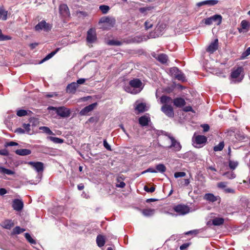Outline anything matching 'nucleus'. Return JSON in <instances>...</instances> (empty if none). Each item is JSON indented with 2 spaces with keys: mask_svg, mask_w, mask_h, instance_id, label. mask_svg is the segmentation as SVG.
Returning a JSON list of instances; mask_svg holds the SVG:
<instances>
[{
  "mask_svg": "<svg viewBox=\"0 0 250 250\" xmlns=\"http://www.w3.org/2000/svg\"><path fill=\"white\" fill-rule=\"evenodd\" d=\"M142 84V82L140 79L135 78L130 80L129 84L125 85L124 89L128 93L136 94L139 93L143 89Z\"/></svg>",
  "mask_w": 250,
  "mask_h": 250,
  "instance_id": "nucleus-1",
  "label": "nucleus"
},
{
  "mask_svg": "<svg viewBox=\"0 0 250 250\" xmlns=\"http://www.w3.org/2000/svg\"><path fill=\"white\" fill-rule=\"evenodd\" d=\"M47 109L48 110L55 111L57 114L62 118H68L70 116L71 114L70 109L64 106L59 107L49 106Z\"/></svg>",
  "mask_w": 250,
  "mask_h": 250,
  "instance_id": "nucleus-2",
  "label": "nucleus"
},
{
  "mask_svg": "<svg viewBox=\"0 0 250 250\" xmlns=\"http://www.w3.org/2000/svg\"><path fill=\"white\" fill-rule=\"evenodd\" d=\"M243 71L244 69L242 67H238L231 72L230 76L232 79H236L235 81L237 82H240L244 78Z\"/></svg>",
  "mask_w": 250,
  "mask_h": 250,
  "instance_id": "nucleus-3",
  "label": "nucleus"
},
{
  "mask_svg": "<svg viewBox=\"0 0 250 250\" xmlns=\"http://www.w3.org/2000/svg\"><path fill=\"white\" fill-rule=\"evenodd\" d=\"M173 210L179 215H184L190 211L189 207L184 204H179L173 207Z\"/></svg>",
  "mask_w": 250,
  "mask_h": 250,
  "instance_id": "nucleus-4",
  "label": "nucleus"
},
{
  "mask_svg": "<svg viewBox=\"0 0 250 250\" xmlns=\"http://www.w3.org/2000/svg\"><path fill=\"white\" fill-rule=\"evenodd\" d=\"M86 40L89 43H93L97 41V33L95 28H91L87 31Z\"/></svg>",
  "mask_w": 250,
  "mask_h": 250,
  "instance_id": "nucleus-5",
  "label": "nucleus"
},
{
  "mask_svg": "<svg viewBox=\"0 0 250 250\" xmlns=\"http://www.w3.org/2000/svg\"><path fill=\"white\" fill-rule=\"evenodd\" d=\"M207 141V138L203 135H194L193 137V144L196 147H201V145H205Z\"/></svg>",
  "mask_w": 250,
  "mask_h": 250,
  "instance_id": "nucleus-6",
  "label": "nucleus"
},
{
  "mask_svg": "<svg viewBox=\"0 0 250 250\" xmlns=\"http://www.w3.org/2000/svg\"><path fill=\"white\" fill-rule=\"evenodd\" d=\"M161 111L168 117L173 118L174 112L173 107L170 104H165L161 108Z\"/></svg>",
  "mask_w": 250,
  "mask_h": 250,
  "instance_id": "nucleus-7",
  "label": "nucleus"
},
{
  "mask_svg": "<svg viewBox=\"0 0 250 250\" xmlns=\"http://www.w3.org/2000/svg\"><path fill=\"white\" fill-rule=\"evenodd\" d=\"M115 23V19L109 17H103L100 19L99 21V24L106 23L109 28L114 27Z\"/></svg>",
  "mask_w": 250,
  "mask_h": 250,
  "instance_id": "nucleus-8",
  "label": "nucleus"
},
{
  "mask_svg": "<svg viewBox=\"0 0 250 250\" xmlns=\"http://www.w3.org/2000/svg\"><path fill=\"white\" fill-rule=\"evenodd\" d=\"M170 140L171 141V145L168 146L167 148L172 149L174 151H180L182 148V146L180 142L177 141L173 137H171Z\"/></svg>",
  "mask_w": 250,
  "mask_h": 250,
  "instance_id": "nucleus-9",
  "label": "nucleus"
},
{
  "mask_svg": "<svg viewBox=\"0 0 250 250\" xmlns=\"http://www.w3.org/2000/svg\"><path fill=\"white\" fill-rule=\"evenodd\" d=\"M59 13L62 18L69 17L70 13L67 5L65 4H61L59 6Z\"/></svg>",
  "mask_w": 250,
  "mask_h": 250,
  "instance_id": "nucleus-10",
  "label": "nucleus"
},
{
  "mask_svg": "<svg viewBox=\"0 0 250 250\" xmlns=\"http://www.w3.org/2000/svg\"><path fill=\"white\" fill-rule=\"evenodd\" d=\"M35 29L36 31H40L43 29L44 31H48L51 29L50 25L46 23L45 21H42L39 22L35 26Z\"/></svg>",
  "mask_w": 250,
  "mask_h": 250,
  "instance_id": "nucleus-11",
  "label": "nucleus"
},
{
  "mask_svg": "<svg viewBox=\"0 0 250 250\" xmlns=\"http://www.w3.org/2000/svg\"><path fill=\"white\" fill-rule=\"evenodd\" d=\"M27 164L32 166L38 172H42L43 170V164L42 162L30 161Z\"/></svg>",
  "mask_w": 250,
  "mask_h": 250,
  "instance_id": "nucleus-12",
  "label": "nucleus"
},
{
  "mask_svg": "<svg viewBox=\"0 0 250 250\" xmlns=\"http://www.w3.org/2000/svg\"><path fill=\"white\" fill-rule=\"evenodd\" d=\"M173 105L177 108H182L184 107L186 102L184 99L181 97H177L172 100Z\"/></svg>",
  "mask_w": 250,
  "mask_h": 250,
  "instance_id": "nucleus-13",
  "label": "nucleus"
},
{
  "mask_svg": "<svg viewBox=\"0 0 250 250\" xmlns=\"http://www.w3.org/2000/svg\"><path fill=\"white\" fill-rule=\"evenodd\" d=\"M97 105V103H93L88 106H85L80 112V114L82 116L86 115L89 112L91 111Z\"/></svg>",
  "mask_w": 250,
  "mask_h": 250,
  "instance_id": "nucleus-14",
  "label": "nucleus"
},
{
  "mask_svg": "<svg viewBox=\"0 0 250 250\" xmlns=\"http://www.w3.org/2000/svg\"><path fill=\"white\" fill-rule=\"evenodd\" d=\"M12 207L15 210L20 211L23 208V203L21 200L14 199L13 201Z\"/></svg>",
  "mask_w": 250,
  "mask_h": 250,
  "instance_id": "nucleus-15",
  "label": "nucleus"
},
{
  "mask_svg": "<svg viewBox=\"0 0 250 250\" xmlns=\"http://www.w3.org/2000/svg\"><path fill=\"white\" fill-rule=\"evenodd\" d=\"M218 2L217 0H207L197 3L196 6L198 7L205 5L213 6L217 4Z\"/></svg>",
  "mask_w": 250,
  "mask_h": 250,
  "instance_id": "nucleus-16",
  "label": "nucleus"
},
{
  "mask_svg": "<svg viewBox=\"0 0 250 250\" xmlns=\"http://www.w3.org/2000/svg\"><path fill=\"white\" fill-rule=\"evenodd\" d=\"M78 87L77 83L75 82L71 83L67 85L66 87V92L69 93L74 94Z\"/></svg>",
  "mask_w": 250,
  "mask_h": 250,
  "instance_id": "nucleus-17",
  "label": "nucleus"
},
{
  "mask_svg": "<svg viewBox=\"0 0 250 250\" xmlns=\"http://www.w3.org/2000/svg\"><path fill=\"white\" fill-rule=\"evenodd\" d=\"M218 48V39H216L211 42L207 48V51L212 53L215 51Z\"/></svg>",
  "mask_w": 250,
  "mask_h": 250,
  "instance_id": "nucleus-18",
  "label": "nucleus"
},
{
  "mask_svg": "<svg viewBox=\"0 0 250 250\" xmlns=\"http://www.w3.org/2000/svg\"><path fill=\"white\" fill-rule=\"evenodd\" d=\"M149 122H150V119L146 115L141 116L139 119V123L142 126L147 125Z\"/></svg>",
  "mask_w": 250,
  "mask_h": 250,
  "instance_id": "nucleus-19",
  "label": "nucleus"
},
{
  "mask_svg": "<svg viewBox=\"0 0 250 250\" xmlns=\"http://www.w3.org/2000/svg\"><path fill=\"white\" fill-rule=\"evenodd\" d=\"M159 30V28H156L153 32H150L147 35H144V41H146L149 39L151 38H156L160 35L158 31Z\"/></svg>",
  "mask_w": 250,
  "mask_h": 250,
  "instance_id": "nucleus-20",
  "label": "nucleus"
},
{
  "mask_svg": "<svg viewBox=\"0 0 250 250\" xmlns=\"http://www.w3.org/2000/svg\"><path fill=\"white\" fill-rule=\"evenodd\" d=\"M220 199L219 196H215L212 193H206L204 196V199L210 202H214Z\"/></svg>",
  "mask_w": 250,
  "mask_h": 250,
  "instance_id": "nucleus-21",
  "label": "nucleus"
},
{
  "mask_svg": "<svg viewBox=\"0 0 250 250\" xmlns=\"http://www.w3.org/2000/svg\"><path fill=\"white\" fill-rule=\"evenodd\" d=\"M154 57L163 64L166 63L168 60V56L165 54H160L157 57L154 56Z\"/></svg>",
  "mask_w": 250,
  "mask_h": 250,
  "instance_id": "nucleus-22",
  "label": "nucleus"
},
{
  "mask_svg": "<svg viewBox=\"0 0 250 250\" xmlns=\"http://www.w3.org/2000/svg\"><path fill=\"white\" fill-rule=\"evenodd\" d=\"M141 211L144 216L146 217H149L152 216L154 214L155 210L152 208H146L141 209Z\"/></svg>",
  "mask_w": 250,
  "mask_h": 250,
  "instance_id": "nucleus-23",
  "label": "nucleus"
},
{
  "mask_svg": "<svg viewBox=\"0 0 250 250\" xmlns=\"http://www.w3.org/2000/svg\"><path fill=\"white\" fill-rule=\"evenodd\" d=\"M224 223V219L222 217H214L212 220V224L215 226H220Z\"/></svg>",
  "mask_w": 250,
  "mask_h": 250,
  "instance_id": "nucleus-24",
  "label": "nucleus"
},
{
  "mask_svg": "<svg viewBox=\"0 0 250 250\" xmlns=\"http://www.w3.org/2000/svg\"><path fill=\"white\" fill-rule=\"evenodd\" d=\"M15 153L21 156L28 155L31 153V151L28 149H20L15 151Z\"/></svg>",
  "mask_w": 250,
  "mask_h": 250,
  "instance_id": "nucleus-25",
  "label": "nucleus"
},
{
  "mask_svg": "<svg viewBox=\"0 0 250 250\" xmlns=\"http://www.w3.org/2000/svg\"><path fill=\"white\" fill-rule=\"evenodd\" d=\"M59 49V48H57L55 51H52L50 53L48 54L47 55H46L45 56V58H44L42 60H41L40 62L39 63L40 64L42 63L43 62H44L48 60L49 59H51L53 56H54L57 53V52L58 51Z\"/></svg>",
  "mask_w": 250,
  "mask_h": 250,
  "instance_id": "nucleus-26",
  "label": "nucleus"
},
{
  "mask_svg": "<svg viewBox=\"0 0 250 250\" xmlns=\"http://www.w3.org/2000/svg\"><path fill=\"white\" fill-rule=\"evenodd\" d=\"M171 101H172V98L166 95H162L160 98V102L164 105L167 104Z\"/></svg>",
  "mask_w": 250,
  "mask_h": 250,
  "instance_id": "nucleus-27",
  "label": "nucleus"
},
{
  "mask_svg": "<svg viewBox=\"0 0 250 250\" xmlns=\"http://www.w3.org/2000/svg\"><path fill=\"white\" fill-rule=\"evenodd\" d=\"M96 242L99 247L104 246L105 244V240L104 236L98 235L96 238Z\"/></svg>",
  "mask_w": 250,
  "mask_h": 250,
  "instance_id": "nucleus-28",
  "label": "nucleus"
},
{
  "mask_svg": "<svg viewBox=\"0 0 250 250\" xmlns=\"http://www.w3.org/2000/svg\"><path fill=\"white\" fill-rule=\"evenodd\" d=\"M135 110L140 113L144 112L146 110V104L143 103L138 104L135 107Z\"/></svg>",
  "mask_w": 250,
  "mask_h": 250,
  "instance_id": "nucleus-29",
  "label": "nucleus"
},
{
  "mask_svg": "<svg viewBox=\"0 0 250 250\" xmlns=\"http://www.w3.org/2000/svg\"><path fill=\"white\" fill-rule=\"evenodd\" d=\"M155 170L157 171V172H159L163 173L166 171L167 168L164 164H159L156 166Z\"/></svg>",
  "mask_w": 250,
  "mask_h": 250,
  "instance_id": "nucleus-30",
  "label": "nucleus"
},
{
  "mask_svg": "<svg viewBox=\"0 0 250 250\" xmlns=\"http://www.w3.org/2000/svg\"><path fill=\"white\" fill-rule=\"evenodd\" d=\"M212 22L217 21V25L221 24L222 17L220 15L216 14L211 17Z\"/></svg>",
  "mask_w": 250,
  "mask_h": 250,
  "instance_id": "nucleus-31",
  "label": "nucleus"
},
{
  "mask_svg": "<svg viewBox=\"0 0 250 250\" xmlns=\"http://www.w3.org/2000/svg\"><path fill=\"white\" fill-rule=\"evenodd\" d=\"M14 225V223L11 220H7L3 222V227L6 229H10Z\"/></svg>",
  "mask_w": 250,
  "mask_h": 250,
  "instance_id": "nucleus-32",
  "label": "nucleus"
},
{
  "mask_svg": "<svg viewBox=\"0 0 250 250\" xmlns=\"http://www.w3.org/2000/svg\"><path fill=\"white\" fill-rule=\"evenodd\" d=\"M106 43L109 45L113 46H120L122 44V42H121L114 40L108 41Z\"/></svg>",
  "mask_w": 250,
  "mask_h": 250,
  "instance_id": "nucleus-33",
  "label": "nucleus"
},
{
  "mask_svg": "<svg viewBox=\"0 0 250 250\" xmlns=\"http://www.w3.org/2000/svg\"><path fill=\"white\" fill-rule=\"evenodd\" d=\"M48 139L52 141L56 144H62L63 142V140L58 137L49 136L47 137Z\"/></svg>",
  "mask_w": 250,
  "mask_h": 250,
  "instance_id": "nucleus-34",
  "label": "nucleus"
},
{
  "mask_svg": "<svg viewBox=\"0 0 250 250\" xmlns=\"http://www.w3.org/2000/svg\"><path fill=\"white\" fill-rule=\"evenodd\" d=\"M0 172L9 175L15 173L14 171L1 167H0Z\"/></svg>",
  "mask_w": 250,
  "mask_h": 250,
  "instance_id": "nucleus-35",
  "label": "nucleus"
},
{
  "mask_svg": "<svg viewBox=\"0 0 250 250\" xmlns=\"http://www.w3.org/2000/svg\"><path fill=\"white\" fill-rule=\"evenodd\" d=\"M241 26L243 29L246 30V31H248L250 26V23L246 20H243L241 22Z\"/></svg>",
  "mask_w": 250,
  "mask_h": 250,
  "instance_id": "nucleus-36",
  "label": "nucleus"
},
{
  "mask_svg": "<svg viewBox=\"0 0 250 250\" xmlns=\"http://www.w3.org/2000/svg\"><path fill=\"white\" fill-rule=\"evenodd\" d=\"M7 11L0 7V20L5 21L7 19Z\"/></svg>",
  "mask_w": 250,
  "mask_h": 250,
  "instance_id": "nucleus-37",
  "label": "nucleus"
},
{
  "mask_svg": "<svg viewBox=\"0 0 250 250\" xmlns=\"http://www.w3.org/2000/svg\"><path fill=\"white\" fill-rule=\"evenodd\" d=\"M24 236L28 242H29L31 244L35 245L36 244V240L32 238L29 233H25L24 234Z\"/></svg>",
  "mask_w": 250,
  "mask_h": 250,
  "instance_id": "nucleus-38",
  "label": "nucleus"
},
{
  "mask_svg": "<svg viewBox=\"0 0 250 250\" xmlns=\"http://www.w3.org/2000/svg\"><path fill=\"white\" fill-rule=\"evenodd\" d=\"M40 130L42 131L43 132L46 133L49 135H54L53 132L50 130V129L47 126H41L39 128Z\"/></svg>",
  "mask_w": 250,
  "mask_h": 250,
  "instance_id": "nucleus-39",
  "label": "nucleus"
},
{
  "mask_svg": "<svg viewBox=\"0 0 250 250\" xmlns=\"http://www.w3.org/2000/svg\"><path fill=\"white\" fill-rule=\"evenodd\" d=\"M175 78L177 80L181 81L182 82L186 81V78L185 74L183 73H182L181 71L177 75H176Z\"/></svg>",
  "mask_w": 250,
  "mask_h": 250,
  "instance_id": "nucleus-40",
  "label": "nucleus"
},
{
  "mask_svg": "<svg viewBox=\"0 0 250 250\" xmlns=\"http://www.w3.org/2000/svg\"><path fill=\"white\" fill-rule=\"evenodd\" d=\"M132 42L140 43L144 41V35L141 36H135L132 39Z\"/></svg>",
  "mask_w": 250,
  "mask_h": 250,
  "instance_id": "nucleus-41",
  "label": "nucleus"
},
{
  "mask_svg": "<svg viewBox=\"0 0 250 250\" xmlns=\"http://www.w3.org/2000/svg\"><path fill=\"white\" fill-rule=\"evenodd\" d=\"M181 70L177 67H173L170 69V73L175 78Z\"/></svg>",
  "mask_w": 250,
  "mask_h": 250,
  "instance_id": "nucleus-42",
  "label": "nucleus"
},
{
  "mask_svg": "<svg viewBox=\"0 0 250 250\" xmlns=\"http://www.w3.org/2000/svg\"><path fill=\"white\" fill-rule=\"evenodd\" d=\"M25 230V229H24L21 228L19 226H17L13 229V233L19 234L24 232Z\"/></svg>",
  "mask_w": 250,
  "mask_h": 250,
  "instance_id": "nucleus-43",
  "label": "nucleus"
},
{
  "mask_svg": "<svg viewBox=\"0 0 250 250\" xmlns=\"http://www.w3.org/2000/svg\"><path fill=\"white\" fill-rule=\"evenodd\" d=\"M223 176H226L227 178L229 179H232L235 178L236 175L235 173L231 172H226L223 174Z\"/></svg>",
  "mask_w": 250,
  "mask_h": 250,
  "instance_id": "nucleus-44",
  "label": "nucleus"
},
{
  "mask_svg": "<svg viewBox=\"0 0 250 250\" xmlns=\"http://www.w3.org/2000/svg\"><path fill=\"white\" fill-rule=\"evenodd\" d=\"M100 10L102 11L103 14H106L109 10V7L107 5H102L99 7Z\"/></svg>",
  "mask_w": 250,
  "mask_h": 250,
  "instance_id": "nucleus-45",
  "label": "nucleus"
},
{
  "mask_svg": "<svg viewBox=\"0 0 250 250\" xmlns=\"http://www.w3.org/2000/svg\"><path fill=\"white\" fill-rule=\"evenodd\" d=\"M224 147V144L223 142H220L218 145L215 146L213 150L215 151H218L222 150Z\"/></svg>",
  "mask_w": 250,
  "mask_h": 250,
  "instance_id": "nucleus-46",
  "label": "nucleus"
},
{
  "mask_svg": "<svg viewBox=\"0 0 250 250\" xmlns=\"http://www.w3.org/2000/svg\"><path fill=\"white\" fill-rule=\"evenodd\" d=\"M238 163L237 161H229V166L230 169L234 170L238 166Z\"/></svg>",
  "mask_w": 250,
  "mask_h": 250,
  "instance_id": "nucleus-47",
  "label": "nucleus"
},
{
  "mask_svg": "<svg viewBox=\"0 0 250 250\" xmlns=\"http://www.w3.org/2000/svg\"><path fill=\"white\" fill-rule=\"evenodd\" d=\"M11 39V37L10 36L3 35L1 30L0 29V41L9 40Z\"/></svg>",
  "mask_w": 250,
  "mask_h": 250,
  "instance_id": "nucleus-48",
  "label": "nucleus"
},
{
  "mask_svg": "<svg viewBox=\"0 0 250 250\" xmlns=\"http://www.w3.org/2000/svg\"><path fill=\"white\" fill-rule=\"evenodd\" d=\"M17 116L19 117H22L27 115V111L24 109H20L17 112Z\"/></svg>",
  "mask_w": 250,
  "mask_h": 250,
  "instance_id": "nucleus-49",
  "label": "nucleus"
},
{
  "mask_svg": "<svg viewBox=\"0 0 250 250\" xmlns=\"http://www.w3.org/2000/svg\"><path fill=\"white\" fill-rule=\"evenodd\" d=\"M250 55V47H248L247 50L243 52V53L241 55V59H244L246 58L247 56Z\"/></svg>",
  "mask_w": 250,
  "mask_h": 250,
  "instance_id": "nucleus-50",
  "label": "nucleus"
},
{
  "mask_svg": "<svg viewBox=\"0 0 250 250\" xmlns=\"http://www.w3.org/2000/svg\"><path fill=\"white\" fill-rule=\"evenodd\" d=\"M22 127L25 130V132H26L28 134H30V125L29 124H23L22 125Z\"/></svg>",
  "mask_w": 250,
  "mask_h": 250,
  "instance_id": "nucleus-51",
  "label": "nucleus"
},
{
  "mask_svg": "<svg viewBox=\"0 0 250 250\" xmlns=\"http://www.w3.org/2000/svg\"><path fill=\"white\" fill-rule=\"evenodd\" d=\"M228 183L226 182H219L217 184V187L222 188V189H225L226 188L227 186Z\"/></svg>",
  "mask_w": 250,
  "mask_h": 250,
  "instance_id": "nucleus-52",
  "label": "nucleus"
},
{
  "mask_svg": "<svg viewBox=\"0 0 250 250\" xmlns=\"http://www.w3.org/2000/svg\"><path fill=\"white\" fill-rule=\"evenodd\" d=\"M186 174L185 172H176L174 173V177L176 178L179 177H183L186 176Z\"/></svg>",
  "mask_w": 250,
  "mask_h": 250,
  "instance_id": "nucleus-53",
  "label": "nucleus"
},
{
  "mask_svg": "<svg viewBox=\"0 0 250 250\" xmlns=\"http://www.w3.org/2000/svg\"><path fill=\"white\" fill-rule=\"evenodd\" d=\"M145 28L147 30L152 27L153 24L151 23V21L147 20L145 22Z\"/></svg>",
  "mask_w": 250,
  "mask_h": 250,
  "instance_id": "nucleus-54",
  "label": "nucleus"
},
{
  "mask_svg": "<svg viewBox=\"0 0 250 250\" xmlns=\"http://www.w3.org/2000/svg\"><path fill=\"white\" fill-rule=\"evenodd\" d=\"M199 230L198 229H194V230H190V231H188L186 232L185 234L186 235L191 234V235H196V234H197L199 233Z\"/></svg>",
  "mask_w": 250,
  "mask_h": 250,
  "instance_id": "nucleus-55",
  "label": "nucleus"
},
{
  "mask_svg": "<svg viewBox=\"0 0 250 250\" xmlns=\"http://www.w3.org/2000/svg\"><path fill=\"white\" fill-rule=\"evenodd\" d=\"M155 188L154 187H152L150 188H149L146 186L144 187V190L147 192H153L155 191Z\"/></svg>",
  "mask_w": 250,
  "mask_h": 250,
  "instance_id": "nucleus-56",
  "label": "nucleus"
},
{
  "mask_svg": "<svg viewBox=\"0 0 250 250\" xmlns=\"http://www.w3.org/2000/svg\"><path fill=\"white\" fill-rule=\"evenodd\" d=\"M204 22L206 25H210L213 23L211 17L205 19L204 20Z\"/></svg>",
  "mask_w": 250,
  "mask_h": 250,
  "instance_id": "nucleus-57",
  "label": "nucleus"
},
{
  "mask_svg": "<svg viewBox=\"0 0 250 250\" xmlns=\"http://www.w3.org/2000/svg\"><path fill=\"white\" fill-rule=\"evenodd\" d=\"M18 144L17 143L13 142V141H11V142H7V143H5L4 145V146L5 147H7V146H18Z\"/></svg>",
  "mask_w": 250,
  "mask_h": 250,
  "instance_id": "nucleus-58",
  "label": "nucleus"
},
{
  "mask_svg": "<svg viewBox=\"0 0 250 250\" xmlns=\"http://www.w3.org/2000/svg\"><path fill=\"white\" fill-rule=\"evenodd\" d=\"M0 155L2 156H8L9 152L6 149H3L0 150Z\"/></svg>",
  "mask_w": 250,
  "mask_h": 250,
  "instance_id": "nucleus-59",
  "label": "nucleus"
},
{
  "mask_svg": "<svg viewBox=\"0 0 250 250\" xmlns=\"http://www.w3.org/2000/svg\"><path fill=\"white\" fill-rule=\"evenodd\" d=\"M104 146L108 150H111L110 146L108 144L106 140H104Z\"/></svg>",
  "mask_w": 250,
  "mask_h": 250,
  "instance_id": "nucleus-60",
  "label": "nucleus"
},
{
  "mask_svg": "<svg viewBox=\"0 0 250 250\" xmlns=\"http://www.w3.org/2000/svg\"><path fill=\"white\" fill-rule=\"evenodd\" d=\"M146 172L156 173L157 171L155 169H154L153 168L149 167V168H147L146 170L142 172V173L143 174V173H145Z\"/></svg>",
  "mask_w": 250,
  "mask_h": 250,
  "instance_id": "nucleus-61",
  "label": "nucleus"
},
{
  "mask_svg": "<svg viewBox=\"0 0 250 250\" xmlns=\"http://www.w3.org/2000/svg\"><path fill=\"white\" fill-rule=\"evenodd\" d=\"M86 79L84 78H81L78 79L77 81V82L76 83H77V85L79 86V84H83L86 81Z\"/></svg>",
  "mask_w": 250,
  "mask_h": 250,
  "instance_id": "nucleus-62",
  "label": "nucleus"
},
{
  "mask_svg": "<svg viewBox=\"0 0 250 250\" xmlns=\"http://www.w3.org/2000/svg\"><path fill=\"white\" fill-rule=\"evenodd\" d=\"M224 191L226 193H234L235 192V190L230 188H226Z\"/></svg>",
  "mask_w": 250,
  "mask_h": 250,
  "instance_id": "nucleus-63",
  "label": "nucleus"
},
{
  "mask_svg": "<svg viewBox=\"0 0 250 250\" xmlns=\"http://www.w3.org/2000/svg\"><path fill=\"white\" fill-rule=\"evenodd\" d=\"M201 126L203 128V130L204 132L208 131L209 129V126L208 124L202 125Z\"/></svg>",
  "mask_w": 250,
  "mask_h": 250,
  "instance_id": "nucleus-64",
  "label": "nucleus"
}]
</instances>
